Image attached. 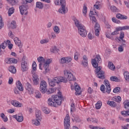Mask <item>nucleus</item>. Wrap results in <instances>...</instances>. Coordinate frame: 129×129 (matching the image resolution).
Segmentation results:
<instances>
[{
  "label": "nucleus",
  "mask_w": 129,
  "mask_h": 129,
  "mask_svg": "<svg viewBox=\"0 0 129 129\" xmlns=\"http://www.w3.org/2000/svg\"><path fill=\"white\" fill-rule=\"evenodd\" d=\"M98 63H101V58L100 57V55H97L96 57L92 60V64L94 68H96L95 72L97 75V77L100 79H105L104 71L101 70V67H98Z\"/></svg>",
  "instance_id": "1"
},
{
  "label": "nucleus",
  "mask_w": 129,
  "mask_h": 129,
  "mask_svg": "<svg viewBox=\"0 0 129 129\" xmlns=\"http://www.w3.org/2000/svg\"><path fill=\"white\" fill-rule=\"evenodd\" d=\"M58 95H52L51 98L48 99L47 103L50 106H54V107H57V105H61L62 103V99H63V97H62V93L58 91L57 92Z\"/></svg>",
  "instance_id": "2"
},
{
  "label": "nucleus",
  "mask_w": 129,
  "mask_h": 129,
  "mask_svg": "<svg viewBox=\"0 0 129 129\" xmlns=\"http://www.w3.org/2000/svg\"><path fill=\"white\" fill-rule=\"evenodd\" d=\"M73 21L75 22L76 27L78 28L79 34L80 36H82V37H85L87 36V32L86 31V29H85V26L82 25L79 22V20L75 17L73 18Z\"/></svg>",
  "instance_id": "3"
},
{
  "label": "nucleus",
  "mask_w": 129,
  "mask_h": 129,
  "mask_svg": "<svg viewBox=\"0 0 129 129\" xmlns=\"http://www.w3.org/2000/svg\"><path fill=\"white\" fill-rule=\"evenodd\" d=\"M67 83L68 80L64 77H57L52 79L49 83L50 86L53 87L56 84H59V83Z\"/></svg>",
  "instance_id": "4"
},
{
  "label": "nucleus",
  "mask_w": 129,
  "mask_h": 129,
  "mask_svg": "<svg viewBox=\"0 0 129 129\" xmlns=\"http://www.w3.org/2000/svg\"><path fill=\"white\" fill-rule=\"evenodd\" d=\"M47 87H48V85L45 81H41L40 83L39 90L41 93L43 94H45V92H47Z\"/></svg>",
  "instance_id": "5"
},
{
  "label": "nucleus",
  "mask_w": 129,
  "mask_h": 129,
  "mask_svg": "<svg viewBox=\"0 0 129 129\" xmlns=\"http://www.w3.org/2000/svg\"><path fill=\"white\" fill-rule=\"evenodd\" d=\"M28 69H29L28 61L26 59V57L23 56L21 62V70L22 72H26V71H28Z\"/></svg>",
  "instance_id": "6"
},
{
  "label": "nucleus",
  "mask_w": 129,
  "mask_h": 129,
  "mask_svg": "<svg viewBox=\"0 0 129 129\" xmlns=\"http://www.w3.org/2000/svg\"><path fill=\"white\" fill-rule=\"evenodd\" d=\"M60 3L61 8L58 10L59 13L62 14H66L67 13L66 11V1L65 0H60Z\"/></svg>",
  "instance_id": "7"
},
{
  "label": "nucleus",
  "mask_w": 129,
  "mask_h": 129,
  "mask_svg": "<svg viewBox=\"0 0 129 129\" xmlns=\"http://www.w3.org/2000/svg\"><path fill=\"white\" fill-rule=\"evenodd\" d=\"M63 73L64 76H66L70 81H75V80H76V78L73 76V74L72 73H71V72L69 71H64Z\"/></svg>",
  "instance_id": "8"
},
{
  "label": "nucleus",
  "mask_w": 129,
  "mask_h": 129,
  "mask_svg": "<svg viewBox=\"0 0 129 129\" xmlns=\"http://www.w3.org/2000/svg\"><path fill=\"white\" fill-rule=\"evenodd\" d=\"M29 9V6L24 4L19 7V9L21 15H25V16L28 15V9Z\"/></svg>",
  "instance_id": "9"
},
{
  "label": "nucleus",
  "mask_w": 129,
  "mask_h": 129,
  "mask_svg": "<svg viewBox=\"0 0 129 129\" xmlns=\"http://www.w3.org/2000/svg\"><path fill=\"white\" fill-rule=\"evenodd\" d=\"M64 129L70 128V116L69 114H67L64 119Z\"/></svg>",
  "instance_id": "10"
},
{
  "label": "nucleus",
  "mask_w": 129,
  "mask_h": 129,
  "mask_svg": "<svg viewBox=\"0 0 129 129\" xmlns=\"http://www.w3.org/2000/svg\"><path fill=\"white\" fill-rule=\"evenodd\" d=\"M104 84L105 85L106 87V92L109 94L111 91V88L110 87V84L109 82L107 80H105L104 81Z\"/></svg>",
  "instance_id": "11"
},
{
  "label": "nucleus",
  "mask_w": 129,
  "mask_h": 129,
  "mask_svg": "<svg viewBox=\"0 0 129 129\" xmlns=\"http://www.w3.org/2000/svg\"><path fill=\"white\" fill-rule=\"evenodd\" d=\"M25 89L28 91L30 94H33L35 89L32 87V85H30V83L27 82L25 86Z\"/></svg>",
  "instance_id": "12"
},
{
  "label": "nucleus",
  "mask_w": 129,
  "mask_h": 129,
  "mask_svg": "<svg viewBox=\"0 0 129 129\" xmlns=\"http://www.w3.org/2000/svg\"><path fill=\"white\" fill-rule=\"evenodd\" d=\"M33 76V78H32V80H33V85L34 86H36L38 85H39V76L37 75H34L32 76Z\"/></svg>",
  "instance_id": "13"
},
{
  "label": "nucleus",
  "mask_w": 129,
  "mask_h": 129,
  "mask_svg": "<svg viewBox=\"0 0 129 129\" xmlns=\"http://www.w3.org/2000/svg\"><path fill=\"white\" fill-rule=\"evenodd\" d=\"M72 60V58L70 57H62L60 59L59 62L61 64H64V63H70Z\"/></svg>",
  "instance_id": "14"
},
{
  "label": "nucleus",
  "mask_w": 129,
  "mask_h": 129,
  "mask_svg": "<svg viewBox=\"0 0 129 129\" xmlns=\"http://www.w3.org/2000/svg\"><path fill=\"white\" fill-rule=\"evenodd\" d=\"M14 42L17 45V46H18L19 48H21L23 47V43H22V41L19 39L18 37H15L14 39Z\"/></svg>",
  "instance_id": "15"
},
{
  "label": "nucleus",
  "mask_w": 129,
  "mask_h": 129,
  "mask_svg": "<svg viewBox=\"0 0 129 129\" xmlns=\"http://www.w3.org/2000/svg\"><path fill=\"white\" fill-rule=\"evenodd\" d=\"M99 31H100V25L97 23L95 24V34L97 37L99 36Z\"/></svg>",
  "instance_id": "16"
},
{
  "label": "nucleus",
  "mask_w": 129,
  "mask_h": 129,
  "mask_svg": "<svg viewBox=\"0 0 129 129\" xmlns=\"http://www.w3.org/2000/svg\"><path fill=\"white\" fill-rule=\"evenodd\" d=\"M37 60L39 63V69L40 70H42V68L41 66L43 65V63H45L46 61L45 60V58L43 56H39L37 58Z\"/></svg>",
  "instance_id": "17"
},
{
  "label": "nucleus",
  "mask_w": 129,
  "mask_h": 129,
  "mask_svg": "<svg viewBox=\"0 0 129 129\" xmlns=\"http://www.w3.org/2000/svg\"><path fill=\"white\" fill-rule=\"evenodd\" d=\"M17 88L19 89V91H24V86L21 81H18L16 82Z\"/></svg>",
  "instance_id": "18"
},
{
  "label": "nucleus",
  "mask_w": 129,
  "mask_h": 129,
  "mask_svg": "<svg viewBox=\"0 0 129 129\" xmlns=\"http://www.w3.org/2000/svg\"><path fill=\"white\" fill-rule=\"evenodd\" d=\"M13 118H15L18 122H22L24 120V117L23 116H19L18 115H14L13 116Z\"/></svg>",
  "instance_id": "19"
},
{
  "label": "nucleus",
  "mask_w": 129,
  "mask_h": 129,
  "mask_svg": "<svg viewBox=\"0 0 129 129\" xmlns=\"http://www.w3.org/2000/svg\"><path fill=\"white\" fill-rule=\"evenodd\" d=\"M35 115L37 119H38L39 121L42 120V114L41 111L37 110L35 112Z\"/></svg>",
  "instance_id": "20"
},
{
  "label": "nucleus",
  "mask_w": 129,
  "mask_h": 129,
  "mask_svg": "<svg viewBox=\"0 0 129 129\" xmlns=\"http://www.w3.org/2000/svg\"><path fill=\"white\" fill-rule=\"evenodd\" d=\"M18 60H17L15 58H8L7 59V62L8 64H12V63H14L16 64V63H17Z\"/></svg>",
  "instance_id": "21"
},
{
  "label": "nucleus",
  "mask_w": 129,
  "mask_h": 129,
  "mask_svg": "<svg viewBox=\"0 0 129 129\" xmlns=\"http://www.w3.org/2000/svg\"><path fill=\"white\" fill-rule=\"evenodd\" d=\"M11 103L12 105L15 106L16 107H22V106H23V105L21 104V103L17 101H12Z\"/></svg>",
  "instance_id": "22"
},
{
  "label": "nucleus",
  "mask_w": 129,
  "mask_h": 129,
  "mask_svg": "<svg viewBox=\"0 0 129 129\" xmlns=\"http://www.w3.org/2000/svg\"><path fill=\"white\" fill-rule=\"evenodd\" d=\"M83 60L82 61V64L84 67H87L88 65V61H87V56L84 55L83 57Z\"/></svg>",
  "instance_id": "23"
},
{
  "label": "nucleus",
  "mask_w": 129,
  "mask_h": 129,
  "mask_svg": "<svg viewBox=\"0 0 129 129\" xmlns=\"http://www.w3.org/2000/svg\"><path fill=\"white\" fill-rule=\"evenodd\" d=\"M116 17L117 19H119V20H126L127 19L126 16L122 15L119 13L117 14Z\"/></svg>",
  "instance_id": "24"
},
{
  "label": "nucleus",
  "mask_w": 129,
  "mask_h": 129,
  "mask_svg": "<svg viewBox=\"0 0 129 129\" xmlns=\"http://www.w3.org/2000/svg\"><path fill=\"white\" fill-rule=\"evenodd\" d=\"M75 90L76 91V95H80L81 94V92H79V91L80 90V87L77 85V84H76L75 85Z\"/></svg>",
  "instance_id": "25"
},
{
  "label": "nucleus",
  "mask_w": 129,
  "mask_h": 129,
  "mask_svg": "<svg viewBox=\"0 0 129 129\" xmlns=\"http://www.w3.org/2000/svg\"><path fill=\"white\" fill-rule=\"evenodd\" d=\"M107 104H108L111 107H115L116 106V103L113 101H107Z\"/></svg>",
  "instance_id": "26"
},
{
  "label": "nucleus",
  "mask_w": 129,
  "mask_h": 129,
  "mask_svg": "<svg viewBox=\"0 0 129 129\" xmlns=\"http://www.w3.org/2000/svg\"><path fill=\"white\" fill-rule=\"evenodd\" d=\"M32 121L33 124H34V125L38 126L41 124V123H40V120L37 118L33 119Z\"/></svg>",
  "instance_id": "27"
},
{
  "label": "nucleus",
  "mask_w": 129,
  "mask_h": 129,
  "mask_svg": "<svg viewBox=\"0 0 129 129\" xmlns=\"http://www.w3.org/2000/svg\"><path fill=\"white\" fill-rule=\"evenodd\" d=\"M87 121H91L93 123H97L98 120H97L95 118H88L87 119Z\"/></svg>",
  "instance_id": "28"
},
{
  "label": "nucleus",
  "mask_w": 129,
  "mask_h": 129,
  "mask_svg": "<svg viewBox=\"0 0 129 129\" xmlns=\"http://www.w3.org/2000/svg\"><path fill=\"white\" fill-rule=\"evenodd\" d=\"M9 70L10 72H11V73H13V74H15V73L17 72V70L16 69V68L14 66L10 67Z\"/></svg>",
  "instance_id": "29"
},
{
  "label": "nucleus",
  "mask_w": 129,
  "mask_h": 129,
  "mask_svg": "<svg viewBox=\"0 0 129 129\" xmlns=\"http://www.w3.org/2000/svg\"><path fill=\"white\" fill-rule=\"evenodd\" d=\"M126 44L125 43H122L118 48V50L119 52H123V47H126Z\"/></svg>",
  "instance_id": "30"
},
{
  "label": "nucleus",
  "mask_w": 129,
  "mask_h": 129,
  "mask_svg": "<svg viewBox=\"0 0 129 129\" xmlns=\"http://www.w3.org/2000/svg\"><path fill=\"white\" fill-rule=\"evenodd\" d=\"M102 105V103L101 102V101H99L95 104V108H96V109H100Z\"/></svg>",
  "instance_id": "31"
},
{
  "label": "nucleus",
  "mask_w": 129,
  "mask_h": 129,
  "mask_svg": "<svg viewBox=\"0 0 129 129\" xmlns=\"http://www.w3.org/2000/svg\"><path fill=\"white\" fill-rule=\"evenodd\" d=\"M36 8H37L38 9H40V10H42V9L44 8V5L41 2H37Z\"/></svg>",
  "instance_id": "32"
},
{
  "label": "nucleus",
  "mask_w": 129,
  "mask_h": 129,
  "mask_svg": "<svg viewBox=\"0 0 129 129\" xmlns=\"http://www.w3.org/2000/svg\"><path fill=\"white\" fill-rule=\"evenodd\" d=\"M108 67L111 70L113 71L115 70V67L114 66L113 63L110 61L108 62Z\"/></svg>",
  "instance_id": "33"
},
{
  "label": "nucleus",
  "mask_w": 129,
  "mask_h": 129,
  "mask_svg": "<svg viewBox=\"0 0 129 129\" xmlns=\"http://www.w3.org/2000/svg\"><path fill=\"white\" fill-rule=\"evenodd\" d=\"M111 81H115V82H119L120 80L119 79L117 78L116 76H112L110 78Z\"/></svg>",
  "instance_id": "34"
},
{
  "label": "nucleus",
  "mask_w": 129,
  "mask_h": 129,
  "mask_svg": "<svg viewBox=\"0 0 129 129\" xmlns=\"http://www.w3.org/2000/svg\"><path fill=\"white\" fill-rule=\"evenodd\" d=\"M14 13H15V8H14V7H12L11 8H10L8 11L9 16L11 17Z\"/></svg>",
  "instance_id": "35"
},
{
  "label": "nucleus",
  "mask_w": 129,
  "mask_h": 129,
  "mask_svg": "<svg viewBox=\"0 0 129 129\" xmlns=\"http://www.w3.org/2000/svg\"><path fill=\"white\" fill-rule=\"evenodd\" d=\"M12 6H15L18 4V0H7Z\"/></svg>",
  "instance_id": "36"
},
{
  "label": "nucleus",
  "mask_w": 129,
  "mask_h": 129,
  "mask_svg": "<svg viewBox=\"0 0 129 129\" xmlns=\"http://www.w3.org/2000/svg\"><path fill=\"white\" fill-rule=\"evenodd\" d=\"M123 75L125 80L129 82V73L128 72H124Z\"/></svg>",
  "instance_id": "37"
},
{
  "label": "nucleus",
  "mask_w": 129,
  "mask_h": 129,
  "mask_svg": "<svg viewBox=\"0 0 129 129\" xmlns=\"http://www.w3.org/2000/svg\"><path fill=\"white\" fill-rule=\"evenodd\" d=\"M113 100L116 102H120L121 101V97L120 96L114 97L113 98Z\"/></svg>",
  "instance_id": "38"
},
{
  "label": "nucleus",
  "mask_w": 129,
  "mask_h": 129,
  "mask_svg": "<svg viewBox=\"0 0 129 129\" xmlns=\"http://www.w3.org/2000/svg\"><path fill=\"white\" fill-rule=\"evenodd\" d=\"M59 51V49L57 48L56 46L52 47L50 49V52L52 53H58V51Z\"/></svg>",
  "instance_id": "39"
},
{
  "label": "nucleus",
  "mask_w": 129,
  "mask_h": 129,
  "mask_svg": "<svg viewBox=\"0 0 129 129\" xmlns=\"http://www.w3.org/2000/svg\"><path fill=\"white\" fill-rule=\"evenodd\" d=\"M1 117L3 118L5 122H7V121H8V117L6 116V115H5L4 113L1 114Z\"/></svg>",
  "instance_id": "40"
},
{
  "label": "nucleus",
  "mask_w": 129,
  "mask_h": 129,
  "mask_svg": "<svg viewBox=\"0 0 129 129\" xmlns=\"http://www.w3.org/2000/svg\"><path fill=\"white\" fill-rule=\"evenodd\" d=\"M100 89L103 93H105L106 92V88H105V86H104V85H101Z\"/></svg>",
  "instance_id": "41"
},
{
  "label": "nucleus",
  "mask_w": 129,
  "mask_h": 129,
  "mask_svg": "<svg viewBox=\"0 0 129 129\" xmlns=\"http://www.w3.org/2000/svg\"><path fill=\"white\" fill-rule=\"evenodd\" d=\"M49 67V64L46 63V62H44V65H43V68L45 69V72L47 73V72H49V69H48Z\"/></svg>",
  "instance_id": "42"
},
{
  "label": "nucleus",
  "mask_w": 129,
  "mask_h": 129,
  "mask_svg": "<svg viewBox=\"0 0 129 129\" xmlns=\"http://www.w3.org/2000/svg\"><path fill=\"white\" fill-rule=\"evenodd\" d=\"M42 111H43V112H44V113H45L46 114H48V113H50V109H49V108H46V107H43L42 108Z\"/></svg>",
  "instance_id": "43"
},
{
  "label": "nucleus",
  "mask_w": 129,
  "mask_h": 129,
  "mask_svg": "<svg viewBox=\"0 0 129 129\" xmlns=\"http://www.w3.org/2000/svg\"><path fill=\"white\" fill-rule=\"evenodd\" d=\"M11 27L12 29H16L17 28V23L15 21H12Z\"/></svg>",
  "instance_id": "44"
},
{
  "label": "nucleus",
  "mask_w": 129,
  "mask_h": 129,
  "mask_svg": "<svg viewBox=\"0 0 129 129\" xmlns=\"http://www.w3.org/2000/svg\"><path fill=\"white\" fill-rule=\"evenodd\" d=\"M53 31L56 33V34H59L60 33V29H59V27L57 26H55L53 28Z\"/></svg>",
  "instance_id": "45"
},
{
  "label": "nucleus",
  "mask_w": 129,
  "mask_h": 129,
  "mask_svg": "<svg viewBox=\"0 0 129 129\" xmlns=\"http://www.w3.org/2000/svg\"><path fill=\"white\" fill-rule=\"evenodd\" d=\"M113 92L114 93H119L120 92V88L118 87L115 88L113 90Z\"/></svg>",
  "instance_id": "46"
},
{
  "label": "nucleus",
  "mask_w": 129,
  "mask_h": 129,
  "mask_svg": "<svg viewBox=\"0 0 129 129\" xmlns=\"http://www.w3.org/2000/svg\"><path fill=\"white\" fill-rule=\"evenodd\" d=\"M83 13L84 14V15H86V14H87V7H86V4H84Z\"/></svg>",
  "instance_id": "47"
},
{
  "label": "nucleus",
  "mask_w": 129,
  "mask_h": 129,
  "mask_svg": "<svg viewBox=\"0 0 129 129\" xmlns=\"http://www.w3.org/2000/svg\"><path fill=\"white\" fill-rule=\"evenodd\" d=\"M74 119H73V121H76L77 122H79V121H80V119H79V116L77 115H75V116H74Z\"/></svg>",
  "instance_id": "48"
},
{
  "label": "nucleus",
  "mask_w": 129,
  "mask_h": 129,
  "mask_svg": "<svg viewBox=\"0 0 129 129\" xmlns=\"http://www.w3.org/2000/svg\"><path fill=\"white\" fill-rule=\"evenodd\" d=\"M41 93H40L39 91L35 92V97H36V98H41Z\"/></svg>",
  "instance_id": "49"
},
{
  "label": "nucleus",
  "mask_w": 129,
  "mask_h": 129,
  "mask_svg": "<svg viewBox=\"0 0 129 129\" xmlns=\"http://www.w3.org/2000/svg\"><path fill=\"white\" fill-rule=\"evenodd\" d=\"M105 27L106 28V29H110V28H111V26L110 25V24H109L108 22L105 21Z\"/></svg>",
  "instance_id": "50"
},
{
  "label": "nucleus",
  "mask_w": 129,
  "mask_h": 129,
  "mask_svg": "<svg viewBox=\"0 0 129 129\" xmlns=\"http://www.w3.org/2000/svg\"><path fill=\"white\" fill-rule=\"evenodd\" d=\"M96 15L97 17H98V15H97V13H96V12L95 11H90L89 13V16L90 17H93L94 15Z\"/></svg>",
  "instance_id": "51"
},
{
  "label": "nucleus",
  "mask_w": 129,
  "mask_h": 129,
  "mask_svg": "<svg viewBox=\"0 0 129 129\" xmlns=\"http://www.w3.org/2000/svg\"><path fill=\"white\" fill-rule=\"evenodd\" d=\"M40 44H47V43H49V39H45L40 40Z\"/></svg>",
  "instance_id": "52"
},
{
  "label": "nucleus",
  "mask_w": 129,
  "mask_h": 129,
  "mask_svg": "<svg viewBox=\"0 0 129 129\" xmlns=\"http://www.w3.org/2000/svg\"><path fill=\"white\" fill-rule=\"evenodd\" d=\"M32 2H33V0H22V4L23 5H27L28 3L30 4V3H32Z\"/></svg>",
  "instance_id": "53"
},
{
  "label": "nucleus",
  "mask_w": 129,
  "mask_h": 129,
  "mask_svg": "<svg viewBox=\"0 0 129 129\" xmlns=\"http://www.w3.org/2000/svg\"><path fill=\"white\" fill-rule=\"evenodd\" d=\"M124 108L127 110H129V102H126L124 104Z\"/></svg>",
  "instance_id": "54"
},
{
  "label": "nucleus",
  "mask_w": 129,
  "mask_h": 129,
  "mask_svg": "<svg viewBox=\"0 0 129 129\" xmlns=\"http://www.w3.org/2000/svg\"><path fill=\"white\" fill-rule=\"evenodd\" d=\"M111 10L113 13H115L117 12V8H116L115 6H112L111 7Z\"/></svg>",
  "instance_id": "55"
},
{
  "label": "nucleus",
  "mask_w": 129,
  "mask_h": 129,
  "mask_svg": "<svg viewBox=\"0 0 129 129\" xmlns=\"http://www.w3.org/2000/svg\"><path fill=\"white\" fill-rule=\"evenodd\" d=\"M75 111V105L74 104H72L71 105V112H74Z\"/></svg>",
  "instance_id": "56"
},
{
  "label": "nucleus",
  "mask_w": 129,
  "mask_h": 129,
  "mask_svg": "<svg viewBox=\"0 0 129 129\" xmlns=\"http://www.w3.org/2000/svg\"><path fill=\"white\" fill-rule=\"evenodd\" d=\"M4 27V22H3V18L0 16V29H2Z\"/></svg>",
  "instance_id": "57"
},
{
  "label": "nucleus",
  "mask_w": 129,
  "mask_h": 129,
  "mask_svg": "<svg viewBox=\"0 0 129 129\" xmlns=\"http://www.w3.org/2000/svg\"><path fill=\"white\" fill-rule=\"evenodd\" d=\"M54 92V88L49 89L48 90H47V94H50V93H53Z\"/></svg>",
  "instance_id": "58"
},
{
  "label": "nucleus",
  "mask_w": 129,
  "mask_h": 129,
  "mask_svg": "<svg viewBox=\"0 0 129 129\" xmlns=\"http://www.w3.org/2000/svg\"><path fill=\"white\" fill-rule=\"evenodd\" d=\"M123 38H124V32L121 31L120 36H119V39H120L121 40H122Z\"/></svg>",
  "instance_id": "59"
},
{
  "label": "nucleus",
  "mask_w": 129,
  "mask_h": 129,
  "mask_svg": "<svg viewBox=\"0 0 129 129\" xmlns=\"http://www.w3.org/2000/svg\"><path fill=\"white\" fill-rule=\"evenodd\" d=\"M32 69H33V70H37V63H36V62H34L33 63Z\"/></svg>",
  "instance_id": "60"
},
{
  "label": "nucleus",
  "mask_w": 129,
  "mask_h": 129,
  "mask_svg": "<svg viewBox=\"0 0 129 129\" xmlns=\"http://www.w3.org/2000/svg\"><path fill=\"white\" fill-rule=\"evenodd\" d=\"M112 21L113 22V23H116V24H119V21L117 20L115 18L113 17L112 18Z\"/></svg>",
  "instance_id": "61"
},
{
  "label": "nucleus",
  "mask_w": 129,
  "mask_h": 129,
  "mask_svg": "<svg viewBox=\"0 0 129 129\" xmlns=\"http://www.w3.org/2000/svg\"><path fill=\"white\" fill-rule=\"evenodd\" d=\"M13 82H14V79H13V78L10 77L9 78L8 83L9 84L11 85V84H13Z\"/></svg>",
  "instance_id": "62"
},
{
  "label": "nucleus",
  "mask_w": 129,
  "mask_h": 129,
  "mask_svg": "<svg viewBox=\"0 0 129 129\" xmlns=\"http://www.w3.org/2000/svg\"><path fill=\"white\" fill-rule=\"evenodd\" d=\"M18 88H15L14 89V92L15 94H20V91L18 90Z\"/></svg>",
  "instance_id": "63"
},
{
  "label": "nucleus",
  "mask_w": 129,
  "mask_h": 129,
  "mask_svg": "<svg viewBox=\"0 0 129 129\" xmlns=\"http://www.w3.org/2000/svg\"><path fill=\"white\" fill-rule=\"evenodd\" d=\"M129 128V124H127L124 126H122V129H128Z\"/></svg>",
  "instance_id": "64"
}]
</instances>
